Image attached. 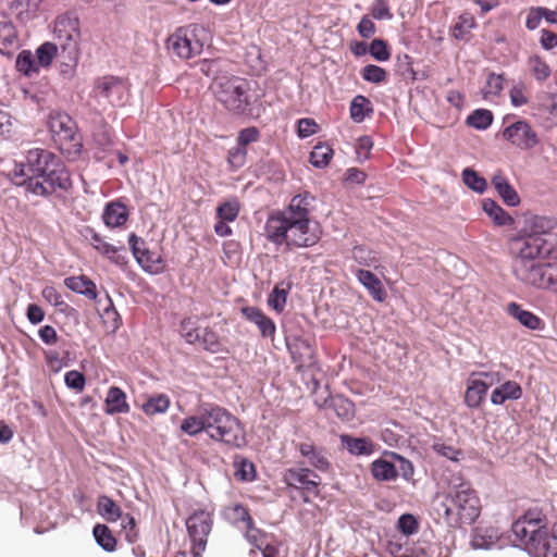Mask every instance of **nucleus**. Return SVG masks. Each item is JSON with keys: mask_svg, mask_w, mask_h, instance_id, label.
Returning a JSON list of instances; mask_svg holds the SVG:
<instances>
[{"mask_svg": "<svg viewBox=\"0 0 557 557\" xmlns=\"http://www.w3.org/2000/svg\"><path fill=\"white\" fill-rule=\"evenodd\" d=\"M314 197L309 193L296 195L289 205L269 215L264 225L265 238L276 246L306 248L320 240V232L310 218Z\"/></svg>", "mask_w": 557, "mask_h": 557, "instance_id": "f257e3e1", "label": "nucleus"}, {"mask_svg": "<svg viewBox=\"0 0 557 557\" xmlns=\"http://www.w3.org/2000/svg\"><path fill=\"white\" fill-rule=\"evenodd\" d=\"M11 178L15 185L25 186L36 196H48L57 189L67 190L72 185L70 173L60 158L39 148L28 150L25 161L15 163Z\"/></svg>", "mask_w": 557, "mask_h": 557, "instance_id": "f03ea898", "label": "nucleus"}, {"mask_svg": "<svg viewBox=\"0 0 557 557\" xmlns=\"http://www.w3.org/2000/svg\"><path fill=\"white\" fill-rule=\"evenodd\" d=\"M511 531L528 550L542 557H557V523L547 529L539 513L528 511L512 523Z\"/></svg>", "mask_w": 557, "mask_h": 557, "instance_id": "7ed1b4c3", "label": "nucleus"}, {"mask_svg": "<svg viewBox=\"0 0 557 557\" xmlns=\"http://www.w3.org/2000/svg\"><path fill=\"white\" fill-rule=\"evenodd\" d=\"M437 512L451 528L471 524L481 513V502L469 482H460L449 488Z\"/></svg>", "mask_w": 557, "mask_h": 557, "instance_id": "20e7f679", "label": "nucleus"}, {"mask_svg": "<svg viewBox=\"0 0 557 557\" xmlns=\"http://www.w3.org/2000/svg\"><path fill=\"white\" fill-rule=\"evenodd\" d=\"M81 23L73 13L59 15L53 23L54 44L60 48L61 71L71 72L78 63L81 49Z\"/></svg>", "mask_w": 557, "mask_h": 557, "instance_id": "39448f33", "label": "nucleus"}, {"mask_svg": "<svg viewBox=\"0 0 557 557\" xmlns=\"http://www.w3.org/2000/svg\"><path fill=\"white\" fill-rule=\"evenodd\" d=\"M205 417L206 433L211 440L233 447L245 446L246 436L244 428L239 420L226 409L218 405L205 404Z\"/></svg>", "mask_w": 557, "mask_h": 557, "instance_id": "423d86ee", "label": "nucleus"}, {"mask_svg": "<svg viewBox=\"0 0 557 557\" xmlns=\"http://www.w3.org/2000/svg\"><path fill=\"white\" fill-rule=\"evenodd\" d=\"M212 90L228 111L244 113L249 106V84L244 78L218 76L212 84Z\"/></svg>", "mask_w": 557, "mask_h": 557, "instance_id": "0eeeda50", "label": "nucleus"}, {"mask_svg": "<svg viewBox=\"0 0 557 557\" xmlns=\"http://www.w3.org/2000/svg\"><path fill=\"white\" fill-rule=\"evenodd\" d=\"M200 28L196 24L181 26L171 34L166 49L181 60H189L201 54L203 42L199 38Z\"/></svg>", "mask_w": 557, "mask_h": 557, "instance_id": "6e6552de", "label": "nucleus"}, {"mask_svg": "<svg viewBox=\"0 0 557 557\" xmlns=\"http://www.w3.org/2000/svg\"><path fill=\"white\" fill-rule=\"evenodd\" d=\"M48 127L60 149L69 154H78L82 141L76 134V123L64 112L53 111L49 114Z\"/></svg>", "mask_w": 557, "mask_h": 557, "instance_id": "1a4fd4ad", "label": "nucleus"}, {"mask_svg": "<svg viewBox=\"0 0 557 557\" xmlns=\"http://www.w3.org/2000/svg\"><path fill=\"white\" fill-rule=\"evenodd\" d=\"M212 515L203 509L194 511L186 520V528L193 543L194 557H200L207 546V539L212 529Z\"/></svg>", "mask_w": 557, "mask_h": 557, "instance_id": "9d476101", "label": "nucleus"}, {"mask_svg": "<svg viewBox=\"0 0 557 557\" xmlns=\"http://www.w3.org/2000/svg\"><path fill=\"white\" fill-rule=\"evenodd\" d=\"M516 257L513 263H528L550 253L552 247L540 235H525L513 243Z\"/></svg>", "mask_w": 557, "mask_h": 557, "instance_id": "9b49d317", "label": "nucleus"}, {"mask_svg": "<svg viewBox=\"0 0 557 557\" xmlns=\"http://www.w3.org/2000/svg\"><path fill=\"white\" fill-rule=\"evenodd\" d=\"M128 245L134 258L144 271L150 274H159L163 271L164 263L161 255L149 250L141 237L134 233L129 234Z\"/></svg>", "mask_w": 557, "mask_h": 557, "instance_id": "f8f14e48", "label": "nucleus"}, {"mask_svg": "<svg viewBox=\"0 0 557 557\" xmlns=\"http://www.w3.org/2000/svg\"><path fill=\"white\" fill-rule=\"evenodd\" d=\"M503 137L521 150H531L540 143L536 132L525 120H518L505 127Z\"/></svg>", "mask_w": 557, "mask_h": 557, "instance_id": "ddd939ff", "label": "nucleus"}, {"mask_svg": "<svg viewBox=\"0 0 557 557\" xmlns=\"http://www.w3.org/2000/svg\"><path fill=\"white\" fill-rule=\"evenodd\" d=\"M512 269L516 277L522 283L537 288L544 287L546 263H540L537 261L528 263L520 262L513 263Z\"/></svg>", "mask_w": 557, "mask_h": 557, "instance_id": "4468645a", "label": "nucleus"}, {"mask_svg": "<svg viewBox=\"0 0 557 557\" xmlns=\"http://www.w3.org/2000/svg\"><path fill=\"white\" fill-rule=\"evenodd\" d=\"M96 88L99 94L106 97L112 104H121L127 92L125 82L115 76H104L100 78L96 84Z\"/></svg>", "mask_w": 557, "mask_h": 557, "instance_id": "2eb2a0df", "label": "nucleus"}, {"mask_svg": "<svg viewBox=\"0 0 557 557\" xmlns=\"http://www.w3.org/2000/svg\"><path fill=\"white\" fill-rule=\"evenodd\" d=\"M287 485L314 491L320 484V476L308 468H290L284 473Z\"/></svg>", "mask_w": 557, "mask_h": 557, "instance_id": "dca6fc26", "label": "nucleus"}, {"mask_svg": "<svg viewBox=\"0 0 557 557\" xmlns=\"http://www.w3.org/2000/svg\"><path fill=\"white\" fill-rule=\"evenodd\" d=\"M500 535L495 527H476L472 531L470 544L474 549H490L497 544Z\"/></svg>", "mask_w": 557, "mask_h": 557, "instance_id": "f3484780", "label": "nucleus"}, {"mask_svg": "<svg viewBox=\"0 0 557 557\" xmlns=\"http://www.w3.org/2000/svg\"><path fill=\"white\" fill-rule=\"evenodd\" d=\"M20 46L14 25L0 15V52L10 55Z\"/></svg>", "mask_w": 557, "mask_h": 557, "instance_id": "a211bd4d", "label": "nucleus"}, {"mask_svg": "<svg viewBox=\"0 0 557 557\" xmlns=\"http://www.w3.org/2000/svg\"><path fill=\"white\" fill-rule=\"evenodd\" d=\"M298 450L300 455L306 458L307 462L318 471L325 472L329 470L330 462L323 449L310 443H300Z\"/></svg>", "mask_w": 557, "mask_h": 557, "instance_id": "6ab92c4d", "label": "nucleus"}, {"mask_svg": "<svg viewBox=\"0 0 557 557\" xmlns=\"http://www.w3.org/2000/svg\"><path fill=\"white\" fill-rule=\"evenodd\" d=\"M104 405V412L110 416L128 413L131 409L126 394L117 386H111L108 389Z\"/></svg>", "mask_w": 557, "mask_h": 557, "instance_id": "aec40b11", "label": "nucleus"}, {"mask_svg": "<svg viewBox=\"0 0 557 557\" xmlns=\"http://www.w3.org/2000/svg\"><path fill=\"white\" fill-rule=\"evenodd\" d=\"M243 314L247 320L255 323L263 337H272L275 334V324L272 319L256 307L243 308Z\"/></svg>", "mask_w": 557, "mask_h": 557, "instance_id": "412c9836", "label": "nucleus"}, {"mask_svg": "<svg viewBox=\"0 0 557 557\" xmlns=\"http://www.w3.org/2000/svg\"><path fill=\"white\" fill-rule=\"evenodd\" d=\"M128 219L127 207L120 201H111L106 205L102 220L108 227H119Z\"/></svg>", "mask_w": 557, "mask_h": 557, "instance_id": "4be33fe9", "label": "nucleus"}, {"mask_svg": "<svg viewBox=\"0 0 557 557\" xmlns=\"http://www.w3.org/2000/svg\"><path fill=\"white\" fill-rule=\"evenodd\" d=\"M293 361L297 367H309L313 364V349L307 341L296 338L287 344Z\"/></svg>", "mask_w": 557, "mask_h": 557, "instance_id": "5701e85b", "label": "nucleus"}, {"mask_svg": "<svg viewBox=\"0 0 557 557\" xmlns=\"http://www.w3.org/2000/svg\"><path fill=\"white\" fill-rule=\"evenodd\" d=\"M64 285L77 294L84 295L88 299H97L96 284L85 275L70 276L64 280Z\"/></svg>", "mask_w": 557, "mask_h": 557, "instance_id": "b1692460", "label": "nucleus"}, {"mask_svg": "<svg viewBox=\"0 0 557 557\" xmlns=\"http://www.w3.org/2000/svg\"><path fill=\"white\" fill-rule=\"evenodd\" d=\"M508 313L518 320L523 326L530 330H542L543 321L529 310H524L520 305L511 302L508 305Z\"/></svg>", "mask_w": 557, "mask_h": 557, "instance_id": "393cba45", "label": "nucleus"}, {"mask_svg": "<svg viewBox=\"0 0 557 557\" xmlns=\"http://www.w3.org/2000/svg\"><path fill=\"white\" fill-rule=\"evenodd\" d=\"M357 277L358 281L369 290L374 300L382 302L385 299L386 293L381 281L375 274L368 270H358Z\"/></svg>", "mask_w": 557, "mask_h": 557, "instance_id": "a878e982", "label": "nucleus"}, {"mask_svg": "<svg viewBox=\"0 0 557 557\" xmlns=\"http://www.w3.org/2000/svg\"><path fill=\"white\" fill-rule=\"evenodd\" d=\"M521 396V386L515 381H507L492 392L491 401L493 405H503L508 399L516 400Z\"/></svg>", "mask_w": 557, "mask_h": 557, "instance_id": "bb28decb", "label": "nucleus"}, {"mask_svg": "<svg viewBox=\"0 0 557 557\" xmlns=\"http://www.w3.org/2000/svg\"><path fill=\"white\" fill-rule=\"evenodd\" d=\"M492 184L503 201L509 207H516L520 203V197L515 188L508 183L503 175H495Z\"/></svg>", "mask_w": 557, "mask_h": 557, "instance_id": "cd10ccee", "label": "nucleus"}, {"mask_svg": "<svg viewBox=\"0 0 557 557\" xmlns=\"http://www.w3.org/2000/svg\"><path fill=\"white\" fill-rule=\"evenodd\" d=\"M181 431L189 436H196L206 432L205 404L201 405L195 414L186 417L180 426Z\"/></svg>", "mask_w": 557, "mask_h": 557, "instance_id": "c85d7f7f", "label": "nucleus"}, {"mask_svg": "<svg viewBox=\"0 0 557 557\" xmlns=\"http://www.w3.org/2000/svg\"><path fill=\"white\" fill-rule=\"evenodd\" d=\"M343 445L347 450L356 456H370L374 453L375 445L372 441L366 437H351L349 435H342Z\"/></svg>", "mask_w": 557, "mask_h": 557, "instance_id": "c756f323", "label": "nucleus"}, {"mask_svg": "<svg viewBox=\"0 0 557 557\" xmlns=\"http://www.w3.org/2000/svg\"><path fill=\"white\" fill-rule=\"evenodd\" d=\"M326 408L331 409L339 419L348 421L355 414V405L343 396H332L324 401Z\"/></svg>", "mask_w": 557, "mask_h": 557, "instance_id": "7c9ffc66", "label": "nucleus"}, {"mask_svg": "<svg viewBox=\"0 0 557 557\" xmlns=\"http://www.w3.org/2000/svg\"><path fill=\"white\" fill-rule=\"evenodd\" d=\"M222 516L227 522L238 528H240L242 524L246 528L252 522L248 509L239 504L226 506L222 511Z\"/></svg>", "mask_w": 557, "mask_h": 557, "instance_id": "2f4dec72", "label": "nucleus"}, {"mask_svg": "<svg viewBox=\"0 0 557 557\" xmlns=\"http://www.w3.org/2000/svg\"><path fill=\"white\" fill-rule=\"evenodd\" d=\"M557 226V221L554 218L531 215L525 219V230L530 232L529 235H540L550 232Z\"/></svg>", "mask_w": 557, "mask_h": 557, "instance_id": "473e14b6", "label": "nucleus"}, {"mask_svg": "<svg viewBox=\"0 0 557 557\" xmlns=\"http://www.w3.org/2000/svg\"><path fill=\"white\" fill-rule=\"evenodd\" d=\"M487 389L483 382L472 377L468 381L465 403L469 408H478L486 396Z\"/></svg>", "mask_w": 557, "mask_h": 557, "instance_id": "72a5a7b5", "label": "nucleus"}, {"mask_svg": "<svg viewBox=\"0 0 557 557\" xmlns=\"http://www.w3.org/2000/svg\"><path fill=\"white\" fill-rule=\"evenodd\" d=\"M98 513L109 522H115L122 518L120 506L109 496L101 495L97 502Z\"/></svg>", "mask_w": 557, "mask_h": 557, "instance_id": "f704fd0d", "label": "nucleus"}, {"mask_svg": "<svg viewBox=\"0 0 557 557\" xmlns=\"http://www.w3.org/2000/svg\"><path fill=\"white\" fill-rule=\"evenodd\" d=\"M371 473L377 481H394L397 478L396 465L380 458L371 463Z\"/></svg>", "mask_w": 557, "mask_h": 557, "instance_id": "c9c22d12", "label": "nucleus"}, {"mask_svg": "<svg viewBox=\"0 0 557 557\" xmlns=\"http://www.w3.org/2000/svg\"><path fill=\"white\" fill-rule=\"evenodd\" d=\"M170 397L165 394H157L147 398L141 405V410L147 416L165 413L170 407Z\"/></svg>", "mask_w": 557, "mask_h": 557, "instance_id": "e433bc0d", "label": "nucleus"}, {"mask_svg": "<svg viewBox=\"0 0 557 557\" xmlns=\"http://www.w3.org/2000/svg\"><path fill=\"white\" fill-rule=\"evenodd\" d=\"M484 212L494 221L497 225H510L513 220L512 218L494 200H483Z\"/></svg>", "mask_w": 557, "mask_h": 557, "instance_id": "4c0bfd02", "label": "nucleus"}, {"mask_svg": "<svg viewBox=\"0 0 557 557\" xmlns=\"http://www.w3.org/2000/svg\"><path fill=\"white\" fill-rule=\"evenodd\" d=\"M349 112L352 121L361 123L372 112L371 101L367 97L358 95L350 102Z\"/></svg>", "mask_w": 557, "mask_h": 557, "instance_id": "58836bf2", "label": "nucleus"}, {"mask_svg": "<svg viewBox=\"0 0 557 557\" xmlns=\"http://www.w3.org/2000/svg\"><path fill=\"white\" fill-rule=\"evenodd\" d=\"M55 57L60 58V48L54 42H44L36 50V60L39 67H49Z\"/></svg>", "mask_w": 557, "mask_h": 557, "instance_id": "ea45409f", "label": "nucleus"}, {"mask_svg": "<svg viewBox=\"0 0 557 557\" xmlns=\"http://www.w3.org/2000/svg\"><path fill=\"white\" fill-rule=\"evenodd\" d=\"M15 66L18 72L26 76H33L39 72L37 60L29 50H23L18 53Z\"/></svg>", "mask_w": 557, "mask_h": 557, "instance_id": "a19ab883", "label": "nucleus"}, {"mask_svg": "<svg viewBox=\"0 0 557 557\" xmlns=\"http://www.w3.org/2000/svg\"><path fill=\"white\" fill-rule=\"evenodd\" d=\"M96 542L107 552H113L116 540L110 529L104 524H96L92 530Z\"/></svg>", "mask_w": 557, "mask_h": 557, "instance_id": "79ce46f5", "label": "nucleus"}, {"mask_svg": "<svg viewBox=\"0 0 557 557\" xmlns=\"http://www.w3.org/2000/svg\"><path fill=\"white\" fill-rule=\"evenodd\" d=\"M333 157V149L326 144H318L310 153V162L318 169L325 168Z\"/></svg>", "mask_w": 557, "mask_h": 557, "instance_id": "37998d69", "label": "nucleus"}, {"mask_svg": "<svg viewBox=\"0 0 557 557\" xmlns=\"http://www.w3.org/2000/svg\"><path fill=\"white\" fill-rule=\"evenodd\" d=\"M201 329L197 326V322L188 317L180 323V334L187 344L194 345L200 342Z\"/></svg>", "mask_w": 557, "mask_h": 557, "instance_id": "c03bdc74", "label": "nucleus"}, {"mask_svg": "<svg viewBox=\"0 0 557 557\" xmlns=\"http://www.w3.org/2000/svg\"><path fill=\"white\" fill-rule=\"evenodd\" d=\"M98 310L100 311V317L103 319L106 323H112L113 330L119 327L117 321L120 314L114 308L113 301L109 295L106 296L104 299H99L97 301Z\"/></svg>", "mask_w": 557, "mask_h": 557, "instance_id": "a18cd8bd", "label": "nucleus"}, {"mask_svg": "<svg viewBox=\"0 0 557 557\" xmlns=\"http://www.w3.org/2000/svg\"><path fill=\"white\" fill-rule=\"evenodd\" d=\"M492 122L493 113L487 109H476L467 117V124L475 129H486Z\"/></svg>", "mask_w": 557, "mask_h": 557, "instance_id": "49530a36", "label": "nucleus"}, {"mask_svg": "<svg viewBox=\"0 0 557 557\" xmlns=\"http://www.w3.org/2000/svg\"><path fill=\"white\" fill-rule=\"evenodd\" d=\"M282 285H276L268 297V305L278 313L283 312L285 308L289 290V286L282 287Z\"/></svg>", "mask_w": 557, "mask_h": 557, "instance_id": "de8ad7c7", "label": "nucleus"}, {"mask_svg": "<svg viewBox=\"0 0 557 557\" xmlns=\"http://www.w3.org/2000/svg\"><path fill=\"white\" fill-rule=\"evenodd\" d=\"M462 181L468 188L479 194L484 193L487 186L485 178L470 168L462 171Z\"/></svg>", "mask_w": 557, "mask_h": 557, "instance_id": "09e8293b", "label": "nucleus"}, {"mask_svg": "<svg viewBox=\"0 0 557 557\" xmlns=\"http://www.w3.org/2000/svg\"><path fill=\"white\" fill-rule=\"evenodd\" d=\"M202 348L212 354L221 351V343L219 336L209 327L201 329L200 342H198Z\"/></svg>", "mask_w": 557, "mask_h": 557, "instance_id": "8fccbe9b", "label": "nucleus"}, {"mask_svg": "<svg viewBox=\"0 0 557 557\" xmlns=\"http://www.w3.org/2000/svg\"><path fill=\"white\" fill-rule=\"evenodd\" d=\"M504 77L502 74L490 73L486 84L482 89L483 98L488 99L491 96H497L503 90Z\"/></svg>", "mask_w": 557, "mask_h": 557, "instance_id": "3c124183", "label": "nucleus"}, {"mask_svg": "<svg viewBox=\"0 0 557 557\" xmlns=\"http://www.w3.org/2000/svg\"><path fill=\"white\" fill-rule=\"evenodd\" d=\"M361 76L366 82L381 84L386 81L387 72L381 66L368 64L361 70Z\"/></svg>", "mask_w": 557, "mask_h": 557, "instance_id": "603ef678", "label": "nucleus"}, {"mask_svg": "<svg viewBox=\"0 0 557 557\" xmlns=\"http://www.w3.org/2000/svg\"><path fill=\"white\" fill-rule=\"evenodd\" d=\"M239 203L237 200H230L216 208V215L220 220L233 222L239 213Z\"/></svg>", "mask_w": 557, "mask_h": 557, "instance_id": "864d4df0", "label": "nucleus"}, {"mask_svg": "<svg viewBox=\"0 0 557 557\" xmlns=\"http://www.w3.org/2000/svg\"><path fill=\"white\" fill-rule=\"evenodd\" d=\"M510 103L515 108H519L529 103L527 96V86L522 82L515 84L509 90Z\"/></svg>", "mask_w": 557, "mask_h": 557, "instance_id": "5fc2aeb1", "label": "nucleus"}, {"mask_svg": "<svg viewBox=\"0 0 557 557\" xmlns=\"http://www.w3.org/2000/svg\"><path fill=\"white\" fill-rule=\"evenodd\" d=\"M369 53L379 62L389 60L391 52L387 44L383 39H373L369 46Z\"/></svg>", "mask_w": 557, "mask_h": 557, "instance_id": "6e6d98bb", "label": "nucleus"}, {"mask_svg": "<svg viewBox=\"0 0 557 557\" xmlns=\"http://www.w3.org/2000/svg\"><path fill=\"white\" fill-rule=\"evenodd\" d=\"M530 69L534 77L542 82L550 75V69L540 57L533 55L529 59Z\"/></svg>", "mask_w": 557, "mask_h": 557, "instance_id": "4d7b16f0", "label": "nucleus"}, {"mask_svg": "<svg viewBox=\"0 0 557 557\" xmlns=\"http://www.w3.org/2000/svg\"><path fill=\"white\" fill-rule=\"evenodd\" d=\"M245 537L246 540L256 546L258 549H261L262 546L268 542V535L262 532L260 529L253 525V521L248 524L246 528Z\"/></svg>", "mask_w": 557, "mask_h": 557, "instance_id": "13d9d810", "label": "nucleus"}, {"mask_svg": "<svg viewBox=\"0 0 557 557\" xmlns=\"http://www.w3.org/2000/svg\"><path fill=\"white\" fill-rule=\"evenodd\" d=\"M352 258L360 264L370 267L376 262V256L375 253L363 247V246H356L352 249Z\"/></svg>", "mask_w": 557, "mask_h": 557, "instance_id": "bf43d9fd", "label": "nucleus"}, {"mask_svg": "<svg viewBox=\"0 0 557 557\" xmlns=\"http://www.w3.org/2000/svg\"><path fill=\"white\" fill-rule=\"evenodd\" d=\"M371 15L375 20H392L393 13L386 0H374L370 8Z\"/></svg>", "mask_w": 557, "mask_h": 557, "instance_id": "052dcab7", "label": "nucleus"}, {"mask_svg": "<svg viewBox=\"0 0 557 557\" xmlns=\"http://www.w3.org/2000/svg\"><path fill=\"white\" fill-rule=\"evenodd\" d=\"M42 297L53 307L59 308L61 311L67 307L61 294L53 286H46L41 292Z\"/></svg>", "mask_w": 557, "mask_h": 557, "instance_id": "680f3d73", "label": "nucleus"}, {"mask_svg": "<svg viewBox=\"0 0 557 557\" xmlns=\"http://www.w3.org/2000/svg\"><path fill=\"white\" fill-rule=\"evenodd\" d=\"M247 149L236 146L228 151L227 161L233 169L242 168L246 162Z\"/></svg>", "mask_w": 557, "mask_h": 557, "instance_id": "e2e57ef3", "label": "nucleus"}, {"mask_svg": "<svg viewBox=\"0 0 557 557\" xmlns=\"http://www.w3.org/2000/svg\"><path fill=\"white\" fill-rule=\"evenodd\" d=\"M391 456L397 461V474L399 473L405 480H410L414 472L412 463L396 453H392Z\"/></svg>", "mask_w": 557, "mask_h": 557, "instance_id": "0e129e2a", "label": "nucleus"}, {"mask_svg": "<svg viewBox=\"0 0 557 557\" xmlns=\"http://www.w3.org/2000/svg\"><path fill=\"white\" fill-rule=\"evenodd\" d=\"M64 382L69 388L82 392L85 387V376L83 373L72 370L65 373Z\"/></svg>", "mask_w": 557, "mask_h": 557, "instance_id": "69168bd1", "label": "nucleus"}, {"mask_svg": "<svg viewBox=\"0 0 557 557\" xmlns=\"http://www.w3.org/2000/svg\"><path fill=\"white\" fill-rule=\"evenodd\" d=\"M255 466L252 462L243 459L237 465V469L235 471V476L240 481H252L255 479Z\"/></svg>", "mask_w": 557, "mask_h": 557, "instance_id": "338daca9", "label": "nucleus"}, {"mask_svg": "<svg viewBox=\"0 0 557 557\" xmlns=\"http://www.w3.org/2000/svg\"><path fill=\"white\" fill-rule=\"evenodd\" d=\"M319 125L313 119H300L297 123V135L300 138H307L315 134Z\"/></svg>", "mask_w": 557, "mask_h": 557, "instance_id": "774afa93", "label": "nucleus"}]
</instances>
